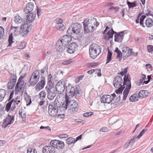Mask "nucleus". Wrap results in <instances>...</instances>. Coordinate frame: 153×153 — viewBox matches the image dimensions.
I'll return each instance as SVG.
<instances>
[{
    "label": "nucleus",
    "instance_id": "obj_9",
    "mask_svg": "<svg viewBox=\"0 0 153 153\" xmlns=\"http://www.w3.org/2000/svg\"><path fill=\"white\" fill-rule=\"evenodd\" d=\"M48 111L49 114L51 116L54 117L60 115V114H58V107L55 104L49 105Z\"/></svg>",
    "mask_w": 153,
    "mask_h": 153
},
{
    "label": "nucleus",
    "instance_id": "obj_6",
    "mask_svg": "<svg viewBox=\"0 0 153 153\" xmlns=\"http://www.w3.org/2000/svg\"><path fill=\"white\" fill-rule=\"evenodd\" d=\"M89 52L90 57L94 59L101 53V48L95 44H92L90 47Z\"/></svg>",
    "mask_w": 153,
    "mask_h": 153
},
{
    "label": "nucleus",
    "instance_id": "obj_46",
    "mask_svg": "<svg viewBox=\"0 0 153 153\" xmlns=\"http://www.w3.org/2000/svg\"><path fill=\"white\" fill-rule=\"evenodd\" d=\"M65 26L63 24H60L57 26V29L60 31H63L65 28Z\"/></svg>",
    "mask_w": 153,
    "mask_h": 153
},
{
    "label": "nucleus",
    "instance_id": "obj_56",
    "mask_svg": "<svg viewBox=\"0 0 153 153\" xmlns=\"http://www.w3.org/2000/svg\"><path fill=\"white\" fill-rule=\"evenodd\" d=\"M108 131V128L107 127H103L100 129V131L102 132H106Z\"/></svg>",
    "mask_w": 153,
    "mask_h": 153
},
{
    "label": "nucleus",
    "instance_id": "obj_47",
    "mask_svg": "<svg viewBox=\"0 0 153 153\" xmlns=\"http://www.w3.org/2000/svg\"><path fill=\"white\" fill-rule=\"evenodd\" d=\"M147 130V129L146 128H144L143 130L140 133L139 135H138L137 137L136 136V138H138V139L143 135V134L145 133Z\"/></svg>",
    "mask_w": 153,
    "mask_h": 153
},
{
    "label": "nucleus",
    "instance_id": "obj_30",
    "mask_svg": "<svg viewBox=\"0 0 153 153\" xmlns=\"http://www.w3.org/2000/svg\"><path fill=\"white\" fill-rule=\"evenodd\" d=\"M15 22L17 24L20 23L23 21V19L19 15H16L14 18Z\"/></svg>",
    "mask_w": 153,
    "mask_h": 153
},
{
    "label": "nucleus",
    "instance_id": "obj_29",
    "mask_svg": "<svg viewBox=\"0 0 153 153\" xmlns=\"http://www.w3.org/2000/svg\"><path fill=\"white\" fill-rule=\"evenodd\" d=\"M25 99L27 105H29L31 103V99L30 96L27 94L26 92H25L24 94Z\"/></svg>",
    "mask_w": 153,
    "mask_h": 153
},
{
    "label": "nucleus",
    "instance_id": "obj_17",
    "mask_svg": "<svg viewBox=\"0 0 153 153\" xmlns=\"http://www.w3.org/2000/svg\"><path fill=\"white\" fill-rule=\"evenodd\" d=\"M77 43L73 42L69 45L68 47H67L66 50L69 53H74L75 51L77 50Z\"/></svg>",
    "mask_w": 153,
    "mask_h": 153
},
{
    "label": "nucleus",
    "instance_id": "obj_2",
    "mask_svg": "<svg viewBox=\"0 0 153 153\" xmlns=\"http://www.w3.org/2000/svg\"><path fill=\"white\" fill-rule=\"evenodd\" d=\"M123 88H121L119 89L116 90V93L117 95V96L119 97L120 96V94H121L123 90L125 88L123 93V100H124L126 99L128 93L131 87V82L129 76L126 75H125L123 79Z\"/></svg>",
    "mask_w": 153,
    "mask_h": 153
},
{
    "label": "nucleus",
    "instance_id": "obj_10",
    "mask_svg": "<svg viewBox=\"0 0 153 153\" xmlns=\"http://www.w3.org/2000/svg\"><path fill=\"white\" fill-rule=\"evenodd\" d=\"M39 77V72L38 70H36L32 75L29 82L31 85H34L38 82Z\"/></svg>",
    "mask_w": 153,
    "mask_h": 153
},
{
    "label": "nucleus",
    "instance_id": "obj_13",
    "mask_svg": "<svg viewBox=\"0 0 153 153\" xmlns=\"http://www.w3.org/2000/svg\"><path fill=\"white\" fill-rule=\"evenodd\" d=\"M11 101L12 103V111H13L15 108L18 109L22 103V99L19 96L13 99Z\"/></svg>",
    "mask_w": 153,
    "mask_h": 153
},
{
    "label": "nucleus",
    "instance_id": "obj_45",
    "mask_svg": "<svg viewBox=\"0 0 153 153\" xmlns=\"http://www.w3.org/2000/svg\"><path fill=\"white\" fill-rule=\"evenodd\" d=\"M59 140H52L51 141L50 143L51 145H52V146H54L55 147H56L57 143H58V142H59Z\"/></svg>",
    "mask_w": 153,
    "mask_h": 153
},
{
    "label": "nucleus",
    "instance_id": "obj_33",
    "mask_svg": "<svg viewBox=\"0 0 153 153\" xmlns=\"http://www.w3.org/2000/svg\"><path fill=\"white\" fill-rule=\"evenodd\" d=\"M26 43L24 42L17 43V48L18 49H22L25 47Z\"/></svg>",
    "mask_w": 153,
    "mask_h": 153
},
{
    "label": "nucleus",
    "instance_id": "obj_61",
    "mask_svg": "<svg viewBox=\"0 0 153 153\" xmlns=\"http://www.w3.org/2000/svg\"><path fill=\"white\" fill-rule=\"evenodd\" d=\"M109 9L110 10L114 9L115 10L116 12H117L118 10L119 9V7H111L110 8H109Z\"/></svg>",
    "mask_w": 153,
    "mask_h": 153
},
{
    "label": "nucleus",
    "instance_id": "obj_55",
    "mask_svg": "<svg viewBox=\"0 0 153 153\" xmlns=\"http://www.w3.org/2000/svg\"><path fill=\"white\" fill-rule=\"evenodd\" d=\"M92 114H93V113H92L91 112H86L85 113L83 114V116L84 117H88L89 116L92 115Z\"/></svg>",
    "mask_w": 153,
    "mask_h": 153
},
{
    "label": "nucleus",
    "instance_id": "obj_49",
    "mask_svg": "<svg viewBox=\"0 0 153 153\" xmlns=\"http://www.w3.org/2000/svg\"><path fill=\"white\" fill-rule=\"evenodd\" d=\"M4 34V29L1 27L0 26V39H2Z\"/></svg>",
    "mask_w": 153,
    "mask_h": 153
},
{
    "label": "nucleus",
    "instance_id": "obj_27",
    "mask_svg": "<svg viewBox=\"0 0 153 153\" xmlns=\"http://www.w3.org/2000/svg\"><path fill=\"white\" fill-rule=\"evenodd\" d=\"M7 91L6 90L3 89H0V102L2 101L6 95Z\"/></svg>",
    "mask_w": 153,
    "mask_h": 153
},
{
    "label": "nucleus",
    "instance_id": "obj_3",
    "mask_svg": "<svg viewBox=\"0 0 153 153\" xmlns=\"http://www.w3.org/2000/svg\"><path fill=\"white\" fill-rule=\"evenodd\" d=\"M25 77V75H22L20 76L16 85L15 90H13L10 94L8 100V102H10L13 99L12 98L14 94L16 95H20L22 94L25 86L24 80V78Z\"/></svg>",
    "mask_w": 153,
    "mask_h": 153
},
{
    "label": "nucleus",
    "instance_id": "obj_22",
    "mask_svg": "<svg viewBox=\"0 0 153 153\" xmlns=\"http://www.w3.org/2000/svg\"><path fill=\"white\" fill-rule=\"evenodd\" d=\"M34 8V5L30 3L27 4L25 6L24 11L26 13L31 12Z\"/></svg>",
    "mask_w": 153,
    "mask_h": 153
},
{
    "label": "nucleus",
    "instance_id": "obj_5",
    "mask_svg": "<svg viewBox=\"0 0 153 153\" xmlns=\"http://www.w3.org/2000/svg\"><path fill=\"white\" fill-rule=\"evenodd\" d=\"M82 29L81 25L78 23L74 24L68 30L67 33L71 37L78 38Z\"/></svg>",
    "mask_w": 153,
    "mask_h": 153
},
{
    "label": "nucleus",
    "instance_id": "obj_20",
    "mask_svg": "<svg viewBox=\"0 0 153 153\" xmlns=\"http://www.w3.org/2000/svg\"><path fill=\"white\" fill-rule=\"evenodd\" d=\"M45 81L44 77H41V81L36 85V88L37 90H40L43 89L45 85Z\"/></svg>",
    "mask_w": 153,
    "mask_h": 153
},
{
    "label": "nucleus",
    "instance_id": "obj_35",
    "mask_svg": "<svg viewBox=\"0 0 153 153\" xmlns=\"http://www.w3.org/2000/svg\"><path fill=\"white\" fill-rule=\"evenodd\" d=\"M67 46L66 45L62 44V45H59L58 47L57 50L59 52H62L64 51L66 48V49Z\"/></svg>",
    "mask_w": 153,
    "mask_h": 153
},
{
    "label": "nucleus",
    "instance_id": "obj_36",
    "mask_svg": "<svg viewBox=\"0 0 153 153\" xmlns=\"http://www.w3.org/2000/svg\"><path fill=\"white\" fill-rule=\"evenodd\" d=\"M66 141L67 144L68 145H71L76 142L75 139L71 137L68 138L66 139Z\"/></svg>",
    "mask_w": 153,
    "mask_h": 153
},
{
    "label": "nucleus",
    "instance_id": "obj_42",
    "mask_svg": "<svg viewBox=\"0 0 153 153\" xmlns=\"http://www.w3.org/2000/svg\"><path fill=\"white\" fill-rule=\"evenodd\" d=\"M57 143V145L56 147V148L58 149H60L63 148L64 147V142L61 141H59V142H58Z\"/></svg>",
    "mask_w": 153,
    "mask_h": 153
},
{
    "label": "nucleus",
    "instance_id": "obj_41",
    "mask_svg": "<svg viewBox=\"0 0 153 153\" xmlns=\"http://www.w3.org/2000/svg\"><path fill=\"white\" fill-rule=\"evenodd\" d=\"M148 80L147 81H144L143 82V81L142 79H141L139 81V85H140L141 84L143 83V84L145 83V84H148L149 82L150 81V79H151V76L150 75H148L147 76Z\"/></svg>",
    "mask_w": 153,
    "mask_h": 153
},
{
    "label": "nucleus",
    "instance_id": "obj_34",
    "mask_svg": "<svg viewBox=\"0 0 153 153\" xmlns=\"http://www.w3.org/2000/svg\"><path fill=\"white\" fill-rule=\"evenodd\" d=\"M39 95L40 97L38 98V100H39L45 99L46 97V93L45 91H42L40 92Z\"/></svg>",
    "mask_w": 153,
    "mask_h": 153
},
{
    "label": "nucleus",
    "instance_id": "obj_54",
    "mask_svg": "<svg viewBox=\"0 0 153 153\" xmlns=\"http://www.w3.org/2000/svg\"><path fill=\"white\" fill-rule=\"evenodd\" d=\"M127 71V68H125L123 69L122 70V71L120 73V74L122 75V76H123L126 73Z\"/></svg>",
    "mask_w": 153,
    "mask_h": 153
},
{
    "label": "nucleus",
    "instance_id": "obj_64",
    "mask_svg": "<svg viewBox=\"0 0 153 153\" xmlns=\"http://www.w3.org/2000/svg\"><path fill=\"white\" fill-rule=\"evenodd\" d=\"M95 71V69H91L87 72V73L89 74H93Z\"/></svg>",
    "mask_w": 153,
    "mask_h": 153
},
{
    "label": "nucleus",
    "instance_id": "obj_23",
    "mask_svg": "<svg viewBox=\"0 0 153 153\" xmlns=\"http://www.w3.org/2000/svg\"><path fill=\"white\" fill-rule=\"evenodd\" d=\"M35 17V14L32 12L30 13L27 17L26 21L27 22H31L34 20Z\"/></svg>",
    "mask_w": 153,
    "mask_h": 153
},
{
    "label": "nucleus",
    "instance_id": "obj_39",
    "mask_svg": "<svg viewBox=\"0 0 153 153\" xmlns=\"http://www.w3.org/2000/svg\"><path fill=\"white\" fill-rule=\"evenodd\" d=\"M114 33V32L112 29L110 30L107 33L106 36H107L108 38H112L113 37V35Z\"/></svg>",
    "mask_w": 153,
    "mask_h": 153
},
{
    "label": "nucleus",
    "instance_id": "obj_28",
    "mask_svg": "<svg viewBox=\"0 0 153 153\" xmlns=\"http://www.w3.org/2000/svg\"><path fill=\"white\" fill-rule=\"evenodd\" d=\"M145 24L147 27H151L153 25V21L152 19L148 18L146 20Z\"/></svg>",
    "mask_w": 153,
    "mask_h": 153
},
{
    "label": "nucleus",
    "instance_id": "obj_8",
    "mask_svg": "<svg viewBox=\"0 0 153 153\" xmlns=\"http://www.w3.org/2000/svg\"><path fill=\"white\" fill-rule=\"evenodd\" d=\"M65 83L64 80H59L56 83L55 88L56 91L58 94H61L62 93L65 88Z\"/></svg>",
    "mask_w": 153,
    "mask_h": 153
},
{
    "label": "nucleus",
    "instance_id": "obj_52",
    "mask_svg": "<svg viewBox=\"0 0 153 153\" xmlns=\"http://www.w3.org/2000/svg\"><path fill=\"white\" fill-rule=\"evenodd\" d=\"M98 63H90L88 64L87 66L88 67H93V66H96L97 65H98Z\"/></svg>",
    "mask_w": 153,
    "mask_h": 153
},
{
    "label": "nucleus",
    "instance_id": "obj_18",
    "mask_svg": "<svg viewBox=\"0 0 153 153\" xmlns=\"http://www.w3.org/2000/svg\"><path fill=\"white\" fill-rule=\"evenodd\" d=\"M60 40L62 44H63L68 46V44L71 41L72 38L68 35H65L61 37Z\"/></svg>",
    "mask_w": 153,
    "mask_h": 153
},
{
    "label": "nucleus",
    "instance_id": "obj_48",
    "mask_svg": "<svg viewBox=\"0 0 153 153\" xmlns=\"http://www.w3.org/2000/svg\"><path fill=\"white\" fill-rule=\"evenodd\" d=\"M27 153H37V152L35 149L29 148L27 150Z\"/></svg>",
    "mask_w": 153,
    "mask_h": 153
},
{
    "label": "nucleus",
    "instance_id": "obj_21",
    "mask_svg": "<svg viewBox=\"0 0 153 153\" xmlns=\"http://www.w3.org/2000/svg\"><path fill=\"white\" fill-rule=\"evenodd\" d=\"M124 31H122L118 34H115L114 35L115 41L118 42H121L123 39L124 34Z\"/></svg>",
    "mask_w": 153,
    "mask_h": 153
},
{
    "label": "nucleus",
    "instance_id": "obj_14",
    "mask_svg": "<svg viewBox=\"0 0 153 153\" xmlns=\"http://www.w3.org/2000/svg\"><path fill=\"white\" fill-rule=\"evenodd\" d=\"M123 83L122 78L119 76H116L113 81L114 87L118 89L121 88H123Z\"/></svg>",
    "mask_w": 153,
    "mask_h": 153
},
{
    "label": "nucleus",
    "instance_id": "obj_40",
    "mask_svg": "<svg viewBox=\"0 0 153 153\" xmlns=\"http://www.w3.org/2000/svg\"><path fill=\"white\" fill-rule=\"evenodd\" d=\"M112 53L111 52L108 50V53L107 55L106 64L108 63L111 59Z\"/></svg>",
    "mask_w": 153,
    "mask_h": 153
},
{
    "label": "nucleus",
    "instance_id": "obj_51",
    "mask_svg": "<svg viewBox=\"0 0 153 153\" xmlns=\"http://www.w3.org/2000/svg\"><path fill=\"white\" fill-rule=\"evenodd\" d=\"M127 4L129 8L133 7L136 6V4L134 2H130L128 1Z\"/></svg>",
    "mask_w": 153,
    "mask_h": 153
},
{
    "label": "nucleus",
    "instance_id": "obj_43",
    "mask_svg": "<svg viewBox=\"0 0 153 153\" xmlns=\"http://www.w3.org/2000/svg\"><path fill=\"white\" fill-rule=\"evenodd\" d=\"M139 22L140 25L142 26L143 27H144L145 26L143 25V21L144 19L146 17V16L144 15H143L141 16H139Z\"/></svg>",
    "mask_w": 153,
    "mask_h": 153
},
{
    "label": "nucleus",
    "instance_id": "obj_37",
    "mask_svg": "<svg viewBox=\"0 0 153 153\" xmlns=\"http://www.w3.org/2000/svg\"><path fill=\"white\" fill-rule=\"evenodd\" d=\"M136 135H135L132 137L126 143L125 145V148H127L129 146L130 143L132 142H134L133 141V140L136 138Z\"/></svg>",
    "mask_w": 153,
    "mask_h": 153
},
{
    "label": "nucleus",
    "instance_id": "obj_1",
    "mask_svg": "<svg viewBox=\"0 0 153 153\" xmlns=\"http://www.w3.org/2000/svg\"><path fill=\"white\" fill-rule=\"evenodd\" d=\"M70 89V90L68 93V96L67 95L66 96L65 101L62 104V107L64 108V110H66L68 108V111L71 114H74L78 111V103L76 101L74 100L70 101V98L75 95L79 94L80 91L77 87L75 88L70 85L66 86V91H68Z\"/></svg>",
    "mask_w": 153,
    "mask_h": 153
},
{
    "label": "nucleus",
    "instance_id": "obj_53",
    "mask_svg": "<svg viewBox=\"0 0 153 153\" xmlns=\"http://www.w3.org/2000/svg\"><path fill=\"white\" fill-rule=\"evenodd\" d=\"M72 61L73 60L71 59L66 60L64 62L63 64L65 65H68L71 63Z\"/></svg>",
    "mask_w": 153,
    "mask_h": 153
},
{
    "label": "nucleus",
    "instance_id": "obj_25",
    "mask_svg": "<svg viewBox=\"0 0 153 153\" xmlns=\"http://www.w3.org/2000/svg\"><path fill=\"white\" fill-rule=\"evenodd\" d=\"M128 48L126 47H123L122 50V54H123V59L126 58L129 56V54L128 52Z\"/></svg>",
    "mask_w": 153,
    "mask_h": 153
},
{
    "label": "nucleus",
    "instance_id": "obj_31",
    "mask_svg": "<svg viewBox=\"0 0 153 153\" xmlns=\"http://www.w3.org/2000/svg\"><path fill=\"white\" fill-rule=\"evenodd\" d=\"M19 114L23 120H25L26 116L25 111L23 109H21L19 111Z\"/></svg>",
    "mask_w": 153,
    "mask_h": 153
},
{
    "label": "nucleus",
    "instance_id": "obj_11",
    "mask_svg": "<svg viewBox=\"0 0 153 153\" xmlns=\"http://www.w3.org/2000/svg\"><path fill=\"white\" fill-rule=\"evenodd\" d=\"M14 121V116L10 114V113L7 116L4 120L3 122L2 125L3 127L6 128L9 125L13 124Z\"/></svg>",
    "mask_w": 153,
    "mask_h": 153
},
{
    "label": "nucleus",
    "instance_id": "obj_24",
    "mask_svg": "<svg viewBox=\"0 0 153 153\" xmlns=\"http://www.w3.org/2000/svg\"><path fill=\"white\" fill-rule=\"evenodd\" d=\"M149 93L148 91L146 90H141L140 91L139 94V98H143L146 97L149 95Z\"/></svg>",
    "mask_w": 153,
    "mask_h": 153
},
{
    "label": "nucleus",
    "instance_id": "obj_62",
    "mask_svg": "<svg viewBox=\"0 0 153 153\" xmlns=\"http://www.w3.org/2000/svg\"><path fill=\"white\" fill-rule=\"evenodd\" d=\"M18 29V28L17 27H12L11 28V30L12 31H14V34L16 33V30H17Z\"/></svg>",
    "mask_w": 153,
    "mask_h": 153
},
{
    "label": "nucleus",
    "instance_id": "obj_7",
    "mask_svg": "<svg viewBox=\"0 0 153 153\" xmlns=\"http://www.w3.org/2000/svg\"><path fill=\"white\" fill-rule=\"evenodd\" d=\"M46 89L47 93V97L50 100H54L56 96V92L54 87L49 86L46 87Z\"/></svg>",
    "mask_w": 153,
    "mask_h": 153
},
{
    "label": "nucleus",
    "instance_id": "obj_59",
    "mask_svg": "<svg viewBox=\"0 0 153 153\" xmlns=\"http://www.w3.org/2000/svg\"><path fill=\"white\" fill-rule=\"evenodd\" d=\"M52 78V76L51 74H50L48 75V83H49L51 82V79Z\"/></svg>",
    "mask_w": 153,
    "mask_h": 153
},
{
    "label": "nucleus",
    "instance_id": "obj_15",
    "mask_svg": "<svg viewBox=\"0 0 153 153\" xmlns=\"http://www.w3.org/2000/svg\"><path fill=\"white\" fill-rule=\"evenodd\" d=\"M30 27V26L28 24H25L21 26L19 30L21 34L24 36L27 35Z\"/></svg>",
    "mask_w": 153,
    "mask_h": 153
},
{
    "label": "nucleus",
    "instance_id": "obj_44",
    "mask_svg": "<svg viewBox=\"0 0 153 153\" xmlns=\"http://www.w3.org/2000/svg\"><path fill=\"white\" fill-rule=\"evenodd\" d=\"M12 103L11 101L9 102L6 105L5 109L7 111H8L10 109L12 110Z\"/></svg>",
    "mask_w": 153,
    "mask_h": 153
},
{
    "label": "nucleus",
    "instance_id": "obj_19",
    "mask_svg": "<svg viewBox=\"0 0 153 153\" xmlns=\"http://www.w3.org/2000/svg\"><path fill=\"white\" fill-rule=\"evenodd\" d=\"M42 152L43 153H55V147L52 145L45 146L42 149Z\"/></svg>",
    "mask_w": 153,
    "mask_h": 153
},
{
    "label": "nucleus",
    "instance_id": "obj_60",
    "mask_svg": "<svg viewBox=\"0 0 153 153\" xmlns=\"http://www.w3.org/2000/svg\"><path fill=\"white\" fill-rule=\"evenodd\" d=\"M63 22V20L61 19H57L56 20V24L58 25H60V24H62V22Z\"/></svg>",
    "mask_w": 153,
    "mask_h": 153
},
{
    "label": "nucleus",
    "instance_id": "obj_50",
    "mask_svg": "<svg viewBox=\"0 0 153 153\" xmlns=\"http://www.w3.org/2000/svg\"><path fill=\"white\" fill-rule=\"evenodd\" d=\"M147 48L148 52L149 53H151L153 51V46L152 45H148Z\"/></svg>",
    "mask_w": 153,
    "mask_h": 153
},
{
    "label": "nucleus",
    "instance_id": "obj_12",
    "mask_svg": "<svg viewBox=\"0 0 153 153\" xmlns=\"http://www.w3.org/2000/svg\"><path fill=\"white\" fill-rule=\"evenodd\" d=\"M116 96L117 95L115 93H113L111 95H103L101 97V102L102 103H109L112 102Z\"/></svg>",
    "mask_w": 153,
    "mask_h": 153
},
{
    "label": "nucleus",
    "instance_id": "obj_63",
    "mask_svg": "<svg viewBox=\"0 0 153 153\" xmlns=\"http://www.w3.org/2000/svg\"><path fill=\"white\" fill-rule=\"evenodd\" d=\"M146 68H147V69H149L152 70V66L150 64H149V63L147 64L146 65Z\"/></svg>",
    "mask_w": 153,
    "mask_h": 153
},
{
    "label": "nucleus",
    "instance_id": "obj_26",
    "mask_svg": "<svg viewBox=\"0 0 153 153\" xmlns=\"http://www.w3.org/2000/svg\"><path fill=\"white\" fill-rule=\"evenodd\" d=\"M140 98L138 94H135L131 95L129 100L131 102H135L138 100Z\"/></svg>",
    "mask_w": 153,
    "mask_h": 153
},
{
    "label": "nucleus",
    "instance_id": "obj_58",
    "mask_svg": "<svg viewBox=\"0 0 153 153\" xmlns=\"http://www.w3.org/2000/svg\"><path fill=\"white\" fill-rule=\"evenodd\" d=\"M95 71L96 72H98L97 74V75L98 76H101V70L100 69H95Z\"/></svg>",
    "mask_w": 153,
    "mask_h": 153
},
{
    "label": "nucleus",
    "instance_id": "obj_16",
    "mask_svg": "<svg viewBox=\"0 0 153 153\" xmlns=\"http://www.w3.org/2000/svg\"><path fill=\"white\" fill-rule=\"evenodd\" d=\"M16 81V76L15 74L11 75L10 79L8 82L7 87L9 89H12L14 87Z\"/></svg>",
    "mask_w": 153,
    "mask_h": 153
},
{
    "label": "nucleus",
    "instance_id": "obj_4",
    "mask_svg": "<svg viewBox=\"0 0 153 153\" xmlns=\"http://www.w3.org/2000/svg\"><path fill=\"white\" fill-rule=\"evenodd\" d=\"M99 24L96 19L94 18L84 20L83 25L85 33H87L93 31Z\"/></svg>",
    "mask_w": 153,
    "mask_h": 153
},
{
    "label": "nucleus",
    "instance_id": "obj_38",
    "mask_svg": "<svg viewBox=\"0 0 153 153\" xmlns=\"http://www.w3.org/2000/svg\"><path fill=\"white\" fill-rule=\"evenodd\" d=\"M13 33H12L9 36L8 40L9 45L7 47H11L12 46V43H13Z\"/></svg>",
    "mask_w": 153,
    "mask_h": 153
},
{
    "label": "nucleus",
    "instance_id": "obj_57",
    "mask_svg": "<svg viewBox=\"0 0 153 153\" xmlns=\"http://www.w3.org/2000/svg\"><path fill=\"white\" fill-rule=\"evenodd\" d=\"M38 101L39 103V105L41 106L43 105L45 102V100L44 99L41 100H39L38 99Z\"/></svg>",
    "mask_w": 153,
    "mask_h": 153
},
{
    "label": "nucleus",
    "instance_id": "obj_32",
    "mask_svg": "<svg viewBox=\"0 0 153 153\" xmlns=\"http://www.w3.org/2000/svg\"><path fill=\"white\" fill-rule=\"evenodd\" d=\"M115 52L117 53V58H119L120 61H121L123 57V54L122 53L118 50L117 48H116Z\"/></svg>",
    "mask_w": 153,
    "mask_h": 153
}]
</instances>
